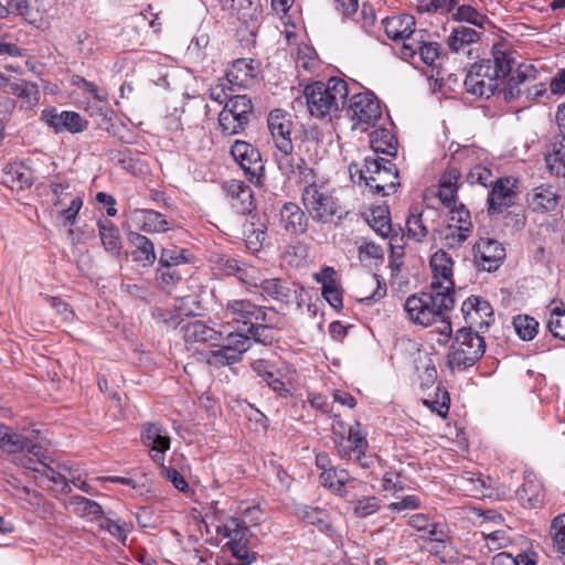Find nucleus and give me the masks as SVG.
<instances>
[{
  "label": "nucleus",
  "instance_id": "obj_40",
  "mask_svg": "<svg viewBox=\"0 0 565 565\" xmlns=\"http://www.w3.org/2000/svg\"><path fill=\"white\" fill-rule=\"evenodd\" d=\"M225 341L223 345L228 349L233 355L237 356L239 362L242 361L243 354L252 347L250 335H248L246 331L237 330L230 332Z\"/></svg>",
  "mask_w": 565,
  "mask_h": 565
},
{
  "label": "nucleus",
  "instance_id": "obj_7",
  "mask_svg": "<svg viewBox=\"0 0 565 565\" xmlns=\"http://www.w3.org/2000/svg\"><path fill=\"white\" fill-rule=\"evenodd\" d=\"M142 440L150 448L153 461L161 465V475L175 489L183 493L188 492L190 488L184 477L177 469L163 465L164 454L170 448L168 431L158 424H148L142 431Z\"/></svg>",
  "mask_w": 565,
  "mask_h": 565
},
{
  "label": "nucleus",
  "instance_id": "obj_42",
  "mask_svg": "<svg viewBox=\"0 0 565 565\" xmlns=\"http://www.w3.org/2000/svg\"><path fill=\"white\" fill-rule=\"evenodd\" d=\"M11 94L25 100L28 107H32L39 102V88L35 84L19 79L9 84Z\"/></svg>",
  "mask_w": 565,
  "mask_h": 565
},
{
  "label": "nucleus",
  "instance_id": "obj_35",
  "mask_svg": "<svg viewBox=\"0 0 565 565\" xmlns=\"http://www.w3.org/2000/svg\"><path fill=\"white\" fill-rule=\"evenodd\" d=\"M370 146L376 153L394 156L397 150V140L391 130L381 127L371 131Z\"/></svg>",
  "mask_w": 565,
  "mask_h": 565
},
{
  "label": "nucleus",
  "instance_id": "obj_55",
  "mask_svg": "<svg viewBox=\"0 0 565 565\" xmlns=\"http://www.w3.org/2000/svg\"><path fill=\"white\" fill-rule=\"evenodd\" d=\"M241 565H250L256 561V553L249 548V537L227 546Z\"/></svg>",
  "mask_w": 565,
  "mask_h": 565
},
{
  "label": "nucleus",
  "instance_id": "obj_26",
  "mask_svg": "<svg viewBox=\"0 0 565 565\" xmlns=\"http://www.w3.org/2000/svg\"><path fill=\"white\" fill-rule=\"evenodd\" d=\"M559 190L552 184H541L534 188L527 195L530 206L536 212L555 211L559 204Z\"/></svg>",
  "mask_w": 565,
  "mask_h": 565
},
{
  "label": "nucleus",
  "instance_id": "obj_6",
  "mask_svg": "<svg viewBox=\"0 0 565 565\" xmlns=\"http://www.w3.org/2000/svg\"><path fill=\"white\" fill-rule=\"evenodd\" d=\"M351 179L359 177V182L370 189L372 193L390 195L399 185L398 170L391 160L384 158H365L360 167L356 163L349 166Z\"/></svg>",
  "mask_w": 565,
  "mask_h": 565
},
{
  "label": "nucleus",
  "instance_id": "obj_23",
  "mask_svg": "<svg viewBox=\"0 0 565 565\" xmlns=\"http://www.w3.org/2000/svg\"><path fill=\"white\" fill-rule=\"evenodd\" d=\"M437 212L433 209L412 207L406 218V235L415 242H423L434 230L433 223Z\"/></svg>",
  "mask_w": 565,
  "mask_h": 565
},
{
  "label": "nucleus",
  "instance_id": "obj_51",
  "mask_svg": "<svg viewBox=\"0 0 565 565\" xmlns=\"http://www.w3.org/2000/svg\"><path fill=\"white\" fill-rule=\"evenodd\" d=\"M235 86L226 77L218 78L217 82L210 87V98L220 105H225L226 102L234 96Z\"/></svg>",
  "mask_w": 565,
  "mask_h": 565
},
{
  "label": "nucleus",
  "instance_id": "obj_8",
  "mask_svg": "<svg viewBox=\"0 0 565 565\" xmlns=\"http://www.w3.org/2000/svg\"><path fill=\"white\" fill-rule=\"evenodd\" d=\"M302 203L311 218L318 223H331L335 216L340 218L342 214L338 198L323 184L306 185L302 191Z\"/></svg>",
  "mask_w": 565,
  "mask_h": 565
},
{
  "label": "nucleus",
  "instance_id": "obj_47",
  "mask_svg": "<svg viewBox=\"0 0 565 565\" xmlns=\"http://www.w3.org/2000/svg\"><path fill=\"white\" fill-rule=\"evenodd\" d=\"M480 534L490 552L504 548L512 543V537L510 536L509 531L504 529L492 531L483 530Z\"/></svg>",
  "mask_w": 565,
  "mask_h": 565
},
{
  "label": "nucleus",
  "instance_id": "obj_13",
  "mask_svg": "<svg viewBox=\"0 0 565 565\" xmlns=\"http://www.w3.org/2000/svg\"><path fill=\"white\" fill-rule=\"evenodd\" d=\"M461 312L467 323L466 328L483 332L494 321L493 309L489 301L479 296L468 297L461 305Z\"/></svg>",
  "mask_w": 565,
  "mask_h": 565
},
{
  "label": "nucleus",
  "instance_id": "obj_49",
  "mask_svg": "<svg viewBox=\"0 0 565 565\" xmlns=\"http://www.w3.org/2000/svg\"><path fill=\"white\" fill-rule=\"evenodd\" d=\"M156 279L162 289L171 291L180 282L182 275L177 266L159 265Z\"/></svg>",
  "mask_w": 565,
  "mask_h": 565
},
{
  "label": "nucleus",
  "instance_id": "obj_3",
  "mask_svg": "<svg viewBox=\"0 0 565 565\" xmlns=\"http://www.w3.org/2000/svg\"><path fill=\"white\" fill-rule=\"evenodd\" d=\"M455 306L454 295L429 286L427 291L406 298L404 309L407 318L416 324L430 327L437 324L436 331L444 337L439 343L447 342L452 334L449 312Z\"/></svg>",
  "mask_w": 565,
  "mask_h": 565
},
{
  "label": "nucleus",
  "instance_id": "obj_20",
  "mask_svg": "<svg viewBox=\"0 0 565 565\" xmlns=\"http://www.w3.org/2000/svg\"><path fill=\"white\" fill-rule=\"evenodd\" d=\"M482 31L465 24L454 26L447 36L446 43L452 53L467 54L469 57L478 56V45Z\"/></svg>",
  "mask_w": 565,
  "mask_h": 565
},
{
  "label": "nucleus",
  "instance_id": "obj_17",
  "mask_svg": "<svg viewBox=\"0 0 565 565\" xmlns=\"http://www.w3.org/2000/svg\"><path fill=\"white\" fill-rule=\"evenodd\" d=\"M41 119L52 128L56 134L68 131L78 134L86 129L87 121L75 111H58L55 107H49L42 110Z\"/></svg>",
  "mask_w": 565,
  "mask_h": 565
},
{
  "label": "nucleus",
  "instance_id": "obj_14",
  "mask_svg": "<svg viewBox=\"0 0 565 565\" xmlns=\"http://www.w3.org/2000/svg\"><path fill=\"white\" fill-rule=\"evenodd\" d=\"M224 11L245 26L246 31L254 34L262 21V4L259 0H218Z\"/></svg>",
  "mask_w": 565,
  "mask_h": 565
},
{
  "label": "nucleus",
  "instance_id": "obj_39",
  "mask_svg": "<svg viewBox=\"0 0 565 565\" xmlns=\"http://www.w3.org/2000/svg\"><path fill=\"white\" fill-rule=\"evenodd\" d=\"M4 172L7 182H11L12 186L17 185L19 189H24L31 186L33 183L32 170L22 162L9 163Z\"/></svg>",
  "mask_w": 565,
  "mask_h": 565
},
{
  "label": "nucleus",
  "instance_id": "obj_10",
  "mask_svg": "<svg viewBox=\"0 0 565 565\" xmlns=\"http://www.w3.org/2000/svg\"><path fill=\"white\" fill-rule=\"evenodd\" d=\"M253 111L252 99L247 95L232 96L218 114V126L224 135L232 136L242 132Z\"/></svg>",
  "mask_w": 565,
  "mask_h": 565
},
{
  "label": "nucleus",
  "instance_id": "obj_58",
  "mask_svg": "<svg viewBox=\"0 0 565 565\" xmlns=\"http://www.w3.org/2000/svg\"><path fill=\"white\" fill-rule=\"evenodd\" d=\"M380 509V500L374 495L363 497L354 503V514L358 518H367Z\"/></svg>",
  "mask_w": 565,
  "mask_h": 565
},
{
  "label": "nucleus",
  "instance_id": "obj_27",
  "mask_svg": "<svg viewBox=\"0 0 565 565\" xmlns=\"http://www.w3.org/2000/svg\"><path fill=\"white\" fill-rule=\"evenodd\" d=\"M280 227L288 235H301L307 231L308 218L305 212L295 203L288 202L280 209Z\"/></svg>",
  "mask_w": 565,
  "mask_h": 565
},
{
  "label": "nucleus",
  "instance_id": "obj_46",
  "mask_svg": "<svg viewBox=\"0 0 565 565\" xmlns=\"http://www.w3.org/2000/svg\"><path fill=\"white\" fill-rule=\"evenodd\" d=\"M470 235L471 233L468 232L467 227H457L455 226V223H449L441 232V239L445 247L455 249L460 247Z\"/></svg>",
  "mask_w": 565,
  "mask_h": 565
},
{
  "label": "nucleus",
  "instance_id": "obj_9",
  "mask_svg": "<svg viewBox=\"0 0 565 565\" xmlns=\"http://www.w3.org/2000/svg\"><path fill=\"white\" fill-rule=\"evenodd\" d=\"M486 350L484 339L479 331L461 328L457 331L449 352L451 367L466 369L479 361Z\"/></svg>",
  "mask_w": 565,
  "mask_h": 565
},
{
  "label": "nucleus",
  "instance_id": "obj_57",
  "mask_svg": "<svg viewBox=\"0 0 565 565\" xmlns=\"http://www.w3.org/2000/svg\"><path fill=\"white\" fill-rule=\"evenodd\" d=\"M467 181L470 184H480L483 188L492 185L495 180H493V175L490 169L477 164L470 169L467 174Z\"/></svg>",
  "mask_w": 565,
  "mask_h": 565
},
{
  "label": "nucleus",
  "instance_id": "obj_32",
  "mask_svg": "<svg viewBox=\"0 0 565 565\" xmlns=\"http://www.w3.org/2000/svg\"><path fill=\"white\" fill-rule=\"evenodd\" d=\"M98 231L105 250L110 256L118 257L122 247L118 227L109 220H100Z\"/></svg>",
  "mask_w": 565,
  "mask_h": 565
},
{
  "label": "nucleus",
  "instance_id": "obj_19",
  "mask_svg": "<svg viewBox=\"0 0 565 565\" xmlns=\"http://www.w3.org/2000/svg\"><path fill=\"white\" fill-rule=\"evenodd\" d=\"M320 480L324 488L343 499L351 498L353 490L365 486L362 481L351 477L345 469L337 467L321 472Z\"/></svg>",
  "mask_w": 565,
  "mask_h": 565
},
{
  "label": "nucleus",
  "instance_id": "obj_43",
  "mask_svg": "<svg viewBox=\"0 0 565 565\" xmlns=\"http://www.w3.org/2000/svg\"><path fill=\"white\" fill-rule=\"evenodd\" d=\"M553 547L557 557L565 564V514L557 515L551 524Z\"/></svg>",
  "mask_w": 565,
  "mask_h": 565
},
{
  "label": "nucleus",
  "instance_id": "obj_11",
  "mask_svg": "<svg viewBox=\"0 0 565 565\" xmlns=\"http://www.w3.org/2000/svg\"><path fill=\"white\" fill-rule=\"evenodd\" d=\"M267 312L274 315L273 309L258 306L250 299H230L223 308L227 323L241 331H245L253 323L267 321Z\"/></svg>",
  "mask_w": 565,
  "mask_h": 565
},
{
  "label": "nucleus",
  "instance_id": "obj_60",
  "mask_svg": "<svg viewBox=\"0 0 565 565\" xmlns=\"http://www.w3.org/2000/svg\"><path fill=\"white\" fill-rule=\"evenodd\" d=\"M55 310L56 315L65 323H72L75 319V312L72 307L58 297L45 296L44 298Z\"/></svg>",
  "mask_w": 565,
  "mask_h": 565
},
{
  "label": "nucleus",
  "instance_id": "obj_34",
  "mask_svg": "<svg viewBox=\"0 0 565 565\" xmlns=\"http://www.w3.org/2000/svg\"><path fill=\"white\" fill-rule=\"evenodd\" d=\"M68 504L73 508V512L77 516L89 521H99L104 515L103 508L99 503L82 495L71 497Z\"/></svg>",
  "mask_w": 565,
  "mask_h": 565
},
{
  "label": "nucleus",
  "instance_id": "obj_5",
  "mask_svg": "<svg viewBox=\"0 0 565 565\" xmlns=\"http://www.w3.org/2000/svg\"><path fill=\"white\" fill-rule=\"evenodd\" d=\"M21 446L22 447H17V450L11 452L13 455L12 460L17 466L45 477L54 486H60L62 493L71 492L72 489L67 478L58 470L60 466H54L55 461L46 449L24 436Z\"/></svg>",
  "mask_w": 565,
  "mask_h": 565
},
{
  "label": "nucleus",
  "instance_id": "obj_54",
  "mask_svg": "<svg viewBox=\"0 0 565 565\" xmlns=\"http://www.w3.org/2000/svg\"><path fill=\"white\" fill-rule=\"evenodd\" d=\"M189 263V252L184 248H163L160 253V266H179Z\"/></svg>",
  "mask_w": 565,
  "mask_h": 565
},
{
  "label": "nucleus",
  "instance_id": "obj_48",
  "mask_svg": "<svg viewBox=\"0 0 565 565\" xmlns=\"http://www.w3.org/2000/svg\"><path fill=\"white\" fill-rule=\"evenodd\" d=\"M513 327L523 341H530L537 333L539 322L527 315H519L513 319Z\"/></svg>",
  "mask_w": 565,
  "mask_h": 565
},
{
  "label": "nucleus",
  "instance_id": "obj_63",
  "mask_svg": "<svg viewBox=\"0 0 565 565\" xmlns=\"http://www.w3.org/2000/svg\"><path fill=\"white\" fill-rule=\"evenodd\" d=\"M232 207L239 214H248L255 209V201L249 186L243 190L237 200L232 202Z\"/></svg>",
  "mask_w": 565,
  "mask_h": 565
},
{
  "label": "nucleus",
  "instance_id": "obj_22",
  "mask_svg": "<svg viewBox=\"0 0 565 565\" xmlns=\"http://www.w3.org/2000/svg\"><path fill=\"white\" fill-rule=\"evenodd\" d=\"M475 259L483 270H495L505 257V249L495 239L482 237L473 247Z\"/></svg>",
  "mask_w": 565,
  "mask_h": 565
},
{
  "label": "nucleus",
  "instance_id": "obj_62",
  "mask_svg": "<svg viewBox=\"0 0 565 565\" xmlns=\"http://www.w3.org/2000/svg\"><path fill=\"white\" fill-rule=\"evenodd\" d=\"M450 211V220L449 223H455V226L468 230L469 233L472 232V223L469 211L460 204L459 206L455 205L449 207Z\"/></svg>",
  "mask_w": 565,
  "mask_h": 565
},
{
  "label": "nucleus",
  "instance_id": "obj_56",
  "mask_svg": "<svg viewBox=\"0 0 565 565\" xmlns=\"http://www.w3.org/2000/svg\"><path fill=\"white\" fill-rule=\"evenodd\" d=\"M23 436L14 433L10 427L0 424V448L7 452L17 450V447H22Z\"/></svg>",
  "mask_w": 565,
  "mask_h": 565
},
{
  "label": "nucleus",
  "instance_id": "obj_53",
  "mask_svg": "<svg viewBox=\"0 0 565 565\" xmlns=\"http://www.w3.org/2000/svg\"><path fill=\"white\" fill-rule=\"evenodd\" d=\"M416 6L420 13H450L456 0H417Z\"/></svg>",
  "mask_w": 565,
  "mask_h": 565
},
{
  "label": "nucleus",
  "instance_id": "obj_16",
  "mask_svg": "<svg viewBox=\"0 0 565 565\" xmlns=\"http://www.w3.org/2000/svg\"><path fill=\"white\" fill-rule=\"evenodd\" d=\"M259 288L263 295L276 301L286 305L297 303L298 308L302 307L303 288L300 286L290 284L281 278H269L262 280Z\"/></svg>",
  "mask_w": 565,
  "mask_h": 565
},
{
  "label": "nucleus",
  "instance_id": "obj_31",
  "mask_svg": "<svg viewBox=\"0 0 565 565\" xmlns=\"http://www.w3.org/2000/svg\"><path fill=\"white\" fill-rule=\"evenodd\" d=\"M215 530L217 534L228 539L226 546L244 541L250 536V531L245 524V521L234 516L227 518L222 522L218 521V523L215 524Z\"/></svg>",
  "mask_w": 565,
  "mask_h": 565
},
{
  "label": "nucleus",
  "instance_id": "obj_25",
  "mask_svg": "<svg viewBox=\"0 0 565 565\" xmlns=\"http://www.w3.org/2000/svg\"><path fill=\"white\" fill-rule=\"evenodd\" d=\"M183 338L188 343L218 347L223 340V333L202 320H193L183 327Z\"/></svg>",
  "mask_w": 565,
  "mask_h": 565
},
{
  "label": "nucleus",
  "instance_id": "obj_29",
  "mask_svg": "<svg viewBox=\"0 0 565 565\" xmlns=\"http://www.w3.org/2000/svg\"><path fill=\"white\" fill-rule=\"evenodd\" d=\"M128 241L135 247L132 253L135 262L143 267L151 266L156 262L154 245L147 236L138 232H129Z\"/></svg>",
  "mask_w": 565,
  "mask_h": 565
},
{
  "label": "nucleus",
  "instance_id": "obj_64",
  "mask_svg": "<svg viewBox=\"0 0 565 565\" xmlns=\"http://www.w3.org/2000/svg\"><path fill=\"white\" fill-rule=\"evenodd\" d=\"M348 441L352 445L353 452H361L367 447L365 434L361 431L360 423L356 422L354 425L350 426Z\"/></svg>",
  "mask_w": 565,
  "mask_h": 565
},
{
  "label": "nucleus",
  "instance_id": "obj_50",
  "mask_svg": "<svg viewBox=\"0 0 565 565\" xmlns=\"http://www.w3.org/2000/svg\"><path fill=\"white\" fill-rule=\"evenodd\" d=\"M206 363L213 367L231 366L238 363L237 356L233 355L228 349L220 343L217 350H212L205 355Z\"/></svg>",
  "mask_w": 565,
  "mask_h": 565
},
{
  "label": "nucleus",
  "instance_id": "obj_61",
  "mask_svg": "<svg viewBox=\"0 0 565 565\" xmlns=\"http://www.w3.org/2000/svg\"><path fill=\"white\" fill-rule=\"evenodd\" d=\"M301 163V157L292 154L291 152H281V156L277 158V164L280 172L288 179L295 177V171L298 169V163Z\"/></svg>",
  "mask_w": 565,
  "mask_h": 565
},
{
  "label": "nucleus",
  "instance_id": "obj_30",
  "mask_svg": "<svg viewBox=\"0 0 565 565\" xmlns=\"http://www.w3.org/2000/svg\"><path fill=\"white\" fill-rule=\"evenodd\" d=\"M134 217L140 224V230L147 233H163L172 228L171 222L154 210H136Z\"/></svg>",
  "mask_w": 565,
  "mask_h": 565
},
{
  "label": "nucleus",
  "instance_id": "obj_45",
  "mask_svg": "<svg viewBox=\"0 0 565 565\" xmlns=\"http://www.w3.org/2000/svg\"><path fill=\"white\" fill-rule=\"evenodd\" d=\"M551 174L565 179V145H554L553 151L545 157Z\"/></svg>",
  "mask_w": 565,
  "mask_h": 565
},
{
  "label": "nucleus",
  "instance_id": "obj_21",
  "mask_svg": "<svg viewBox=\"0 0 565 565\" xmlns=\"http://www.w3.org/2000/svg\"><path fill=\"white\" fill-rule=\"evenodd\" d=\"M451 257L443 249L437 250L430 257V267L433 271V280L430 286L436 289L454 295L455 284L452 280Z\"/></svg>",
  "mask_w": 565,
  "mask_h": 565
},
{
  "label": "nucleus",
  "instance_id": "obj_59",
  "mask_svg": "<svg viewBox=\"0 0 565 565\" xmlns=\"http://www.w3.org/2000/svg\"><path fill=\"white\" fill-rule=\"evenodd\" d=\"M6 4L13 17H21L30 24H36L32 18L30 0H6Z\"/></svg>",
  "mask_w": 565,
  "mask_h": 565
},
{
  "label": "nucleus",
  "instance_id": "obj_37",
  "mask_svg": "<svg viewBox=\"0 0 565 565\" xmlns=\"http://www.w3.org/2000/svg\"><path fill=\"white\" fill-rule=\"evenodd\" d=\"M547 309L546 326L548 331L554 338L565 341V308L563 303L552 301Z\"/></svg>",
  "mask_w": 565,
  "mask_h": 565
},
{
  "label": "nucleus",
  "instance_id": "obj_1",
  "mask_svg": "<svg viewBox=\"0 0 565 565\" xmlns=\"http://www.w3.org/2000/svg\"><path fill=\"white\" fill-rule=\"evenodd\" d=\"M518 53L504 44H494L490 58H483L468 71L465 87L469 94L489 98L501 86L505 99L521 95L520 85L534 81L536 71L532 64L518 63Z\"/></svg>",
  "mask_w": 565,
  "mask_h": 565
},
{
  "label": "nucleus",
  "instance_id": "obj_36",
  "mask_svg": "<svg viewBox=\"0 0 565 565\" xmlns=\"http://www.w3.org/2000/svg\"><path fill=\"white\" fill-rule=\"evenodd\" d=\"M450 14L454 21L471 24L481 31L484 30V24L488 20L487 17L479 12L475 7L470 4L458 6L457 2L454 11H451Z\"/></svg>",
  "mask_w": 565,
  "mask_h": 565
},
{
  "label": "nucleus",
  "instance_id": "obj_15",
  "mask_svg": "<svg viewBox=\"0 0 565 565\" xmlns=\"http://www.w3.org/2000/svg\"><path fill=\"white\" fill-rule=\"evenodd\" d=\"M231 153L235 161L245 171L249 181L260 184L264 166L259 151L246 141L236 140L231 148Z\"/></svg>",
  "mask_w": 565,
  "mask_h": 565
},
{
  "label": "nucleus",
  "instance_id": "obj_24",
  "mask_svg": "<svg viewBox=\"0 0 565 565\" xmlns=\"http://www.w3.org/2000/svg\"><path fill=\"white\" fill-rule=\"evenodd\" d=\"M492 189L488 194V212L490 214L502 213L514 204L516 192L514 191V182L509 178H500L491 185Z\"/></svg>",
  "mask_w": 565,
  "mask_h": 565
},
{
  "label": "nucleus",
  "instance_id": "obj_18",
  "mask_svg": "<svg viewBox=\"0 0 565 565\" xmlns=\"http://www.w3.org/2000/svg\"><path fill=\"white\" fill-rule=\"evenodd\" d=\"M268 129L271 134L276 148L280 152H291V129L292 120L290 114L282 109H274L267 118Z\"/></svg>",
  "mask_w": 565,
  "mask_h": 565
},
{
  "label": "nucleus",
  "instance_id": "obj_4",
  "mask_svg": "<svg viewBox=\"0 0 565 565\" xmlns=\"http://www.w3.org/2000/svg\"><path fill=\"white\" fill-rule=\"evenodd\" d=\"M348 94L347 83L338 77H332L327 83L315 82L303 90L310 115L320 119L331 118L343 108Z\"/></svg>",
  "mask_w": 565,
  "mask_h": 565
},
{
  "label": "nucleus",
  "instance_id": "obj_38",
  "mask_svg": "<svg viewBox=\"0 0 565 565\" xmlns=\"http://www.w3.org/2000/svg\"><path fill=\"white\" fill-rule=\"evenodd\" d=\"M323 273L324 276L322 279L317 277V280L322 284V296L334 309L341 308L343 305L342 294L335 280L333 279L334 270L330 267H327Z\"/></svg>",
  "mask_w": 565,
  "mask_h": 565
},
{
  "label": "nucleus",
  "instance_id": "obj_33",
  "mask_svg": "<svg viewBox=\"0 0 565 565\" xmlns=\"http://www.w3.org/2000/svg\"><path fill=\"white\" fill-rule=\"evenodd\" d=\"M296 515L305 523L316 526L323 533L331 530L329 514L323 509L301 504L297 507Z\"/></svg>",
  "mask_w": 565,
  "mask_h": 565
},
{
  "label": "nucleus",
  "instance_id": "obj_41",
  "mask_svg": "<svg viewBox=\"0 0 565 565\" xmlns=\"http://www.w3.org/2000/svg\"><path fill=\"white\" fill-rule=\"evenodd\" d=\"M367 222L375 233L384 238H386L392 231L390 213L384 207L377 206L372 209Z\"/></svg>",
  "mask_w": 565,
  "mask_h": 565
},
{
  "label": "nucleus",
  "instance_id": "obj_2",
  "mask_svg": "<svg viewBox=\"0 0 565 565\" xmlns=\"http://www.w3.org/2000/svg\"><path fill=\"white\" fill-rule=\"evenodd\" d=\"M386 35L397 42L398 56L414 66L420 63L433 66L439 57V44L429 41L425 30L415 29V19L409 14L393 15L382 21Z\"/></svg>",
  "mask_w": 565,
  "mask_h": 565
},
{
  "label": "nucleus",
  "instance_id": "obj_28",
  "mask_svg": "<svg viewBox=\"0 0 565 565\" xmlns=\"http://www.w3.org/2000/svg\"><path fill=\"white\" fill-rule=\"evenodd\" d=\"M258 75V66L250 58H238L233 62L232 67L226 73V77L235 87H249Z\"/></svg>",
  "mask_w": 565,
  "mask_h": 565
},
{
  "label": "nucleus",
  "instance_id": "obj_52",
  "mask_svg": "<svg viewBox=\"0 0 565 565\" xmlns=\"http://www.w3.org/2000/svg\"><path fill=\"white\" fill-rule=\"evenodd\" d=\"M98 522L99 530L108 532L115 540L125 544L128 532V527L125 522L119 519L114 520L105 515H103Z\"/></svg>",
  "mask_w": 565,
  "mask_h": 565
},
{
  "label": "nucleus",
  "instance_id": "obj_44",
  "mask_svg": "<svg viewBox=\"0 0 565 565\" xmlns=\"http://www.w3.org/2000/svg\"><path fill=\"white\" fill-rule=\"evenodd\" d=\"M275 313L267 312V321H259L260 323H253L245 331L250 335V341L254 340L257 343L264 345L271 344L274 338L268 333V329L273 327V320Z\"/></svg>",
  "mask_w": 565,
  "mask_h": 565
},
{
  "label": "nucleus",
  "instance_id": "obj_12",
  "mask_svg": "<svg viewBox=\"0 0 565 565\" xmlns=\"http://www.w3.org/2000/svg\"><path fill=\"white\" fill-rule=\"evenodd\" d=\"M347 115L353 121V128L365 130L381 119L380 102L371 92L354 94L349 100Z\"/></svg>",
  "mask_w": 565,
  "mask_h": 565
}]
</instances>
